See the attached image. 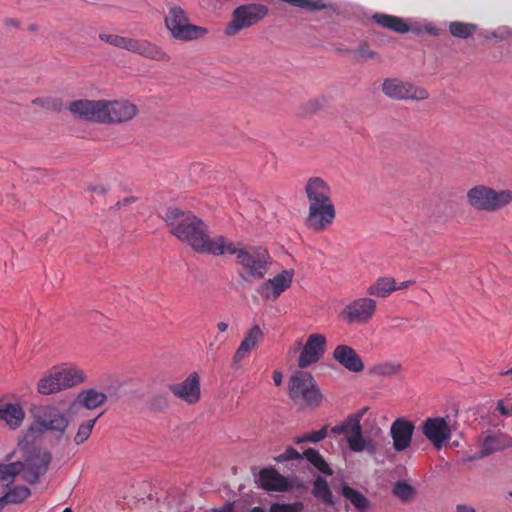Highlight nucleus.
I'll use <instances>...</instances> for the list:
<instances>
[{"instance_id": "obj_1", "label": "nucleus", "mask_w": 512, "mask_h": 512, "mask_svg": "<svg viewBox=\"0 0 512 512\" xmlns=\"http://www.w3.org/2000/svg\"><path fill=\"white\" fill-rule=\"evenodd\" d=\"M164 220L170 227V233L182 242H186L195 252L223 255L226 237L218 235L211 238L206 224L195 214L176 207L167 209Z\"/></svg>"}, {"instance_id": "obj_2", "label": "nucleus", "mask_w": 512, "mask_h": 512, "mask_svg": "<svg viewBox=\"0 0 512 512\" xmlns=\"http://www.w3.org/2000/svg\"><path fill=\"white\" fill-rule=\"evenodd\" d=\"M67 109L82 120L101 124H116L132 120L138 113L135 104L128 100H88L72 101Z\"/></svg>"}, {"instance_id": "obj_3", "label": "nucleus", "mask_w": 512, "mask_h": 512, "mask_svg": "<svg viewBox=\"0 0 512 512\" xmlns=\"http://www.w3.org/2000/svg\"><path fill=\"white\" fill-rule=\"evenodd\" d=\"M226 243L222 248L223 255H236L237 263L241 266L239 274L242 279L248 281L265 276L270 263V255L266 249L254 246L238 248L228 238H226Z\"/></svg>"}, {"instance_id": "obj_4", "label": "nucleus", "mask_w": 512, "mask_h": 512, "mask_svg": "<svg viewBox=\"0 0 512 512\" xmlns=\"http://www.w3.org/2000/svg\"><path fill=\"white\" fill-rule=\"evenodd\" d=\"M466 200L475 210L496 212L512 203V190H495L486 185H476L467 191Z\"/></svg>"}, {"instance_id": "obj_5", "label": "nucleus", "mask_w": 512, "mask_h": 512, "mask_svg": "<svg viewBox=\"0 0 512 512\" xmlns=\"http://www.w3.org/2000/svg\"><path fill=\"white\" fill-rule=\"evenodd\" d=\"M289 397L300 407L316 408L323 399L313 376L304 371L295 372L289 381Z\"/></svg>"}, {"instance_id": "obj_6", "label": "nucleus", "mask_w": 512, "mask_h": 512, "mask_svg": "<svg viewBox=\"0 0 512 512\" xmlns=\"http://www.w3.org/2000/svg\"><path fill=\"white\" fill-rule=\"evenodd\" d=\"M34 425L31 429L39 432L50 431L62 436L65 434L69 420L64 412L54 405H38L31 409Z\"/></svg>"}, {"instance_id": "obj_7", "label": "nucleus", "mask_w": 512, "mask_h": 512, "mask_svg": "<svg viewBox=\"0 0 512 512\" xmlns=\"http://www.w3.org/2000/svg\"><path fill=\"white\" fill-rule=\"evenodd\" d=\"M165 26L171 37L180 41H191L201 38L207 33L203 27L190 24L186 13L179 6L169 8L165 17Z\"/></svg>"}, {"instance_id": "obj_8", "label": "nucleus", "mask_w": 512, "mask_h": 512, "mask_svg": "<svg viewBox=\"0 0 512 512\" xmlns=\"http://www.w3.org/2000/svg\"><path fill=\"white\" fill-rule=\"evenodd\" d=\"M268 15V8L262 4L241 5L233 10L232 19L226 25L224 33L228 37L235 36L241 30L257 24Z\"/></svg>"}, {"instance_id": "obj_9", "label": "nucleus", "mask_w": 512, "mask_h": 512, "mask_svg": "<svg viewBox=\"0 0 512 512\" xmlns=\"http://www.w3.org/2000/svg\"><path fill=\"white\" fill-rule=\"evenodd\" d=\"M382 92L393 100L423 101L429 98V92L425 88L397 78L384 79Z\"/></svg>"}, {"instance_id": "obj_10", "label": "nucleus", "mask_w": 512, "mask_h": 512, "mask_svg": "<svg viewBox=\"0 0 512 512\" xmlns=\"http://www.w3.org/2000/svg\"><path fill=\"white\" fill-rule=\"evenodd\" d=\"M368 408L364 407L349 415L342 423L345 428L346 441L351 451L360 453L364 450L374 451L372 441H367L362 433L361 419L367 412Z\"/></svg>"}, {"instance_id": "obj_11", "label": "nucleus", "mask_w": 512, "mask_h": 512, "mask_svg": "<svg viewBox=\"0 0 512 512\" xmlns=\"http://www.w3.org/2000/svg\"><path fill=\"white\" fill-rule=\"evenodd\" d=\"M377 309V302L369 297H360L350 301L340 316L348 325H364L370 322Z\"/></svg>"}, {"instance_id": "obj_12", "label": "nucleus", "mask_w": 512, "mask_h": 512, "mask_svg": "<svg viewBox=\"0 0 512 512\" xmlns=\"http://www.w3.org/2000/svg\"><path fill=\"white\" fill-rule=\"evenodd\" d=\"M336 218L334 203L308 205L306 226L314 232L327 230Z\"/></svg>"}, {"instance_id": "obj_13", "label": "nucleus", "mask_w": 512, "mask_h": 512, "mask_svg": "<svg viewBox=\"0 0 512 512\" xmlns=\"http://www.w3.org/2000/svg\"><path fill=\"white\" fill-rule=\"evenodd\" d=\"M51 460L52 456L48 451H37L30 454L25 462H22L21 473L24 480L31 484L37 483L46 474Z\"/></svg>"}, {"instance_id": "obj_14", "label": "nucleus", "mask_w": 512, "mask_h": 512, "mask_svg": "<svg viewBox=\"0 0 512 512\" xmlns=\"http://www.w3.org/2000/svg\"><path fill=\"white\" fill-rule=\"evenodd\" d=\"M325 349L326 337L320 333L310 334L300 353L298 366L303 369L317 363L325 353Z\"/></svg>"}, {"instance_id": "obj_15", "label": "nucleus", "mask_w": 512, "mask_h": 512, "mask_svg": "<svg viewBox=\"0 0 512 512\" xmlns=\"http://www.w3.org/2000/svg\"><path fill=\"white\" fill-rule=\"evenodd\" d=\"M423 435L440 449L451 438V430L445 418H427L422 425Z\"/></svg>"}, {"instance_id": "obj_16", "label": "nucleus", "mask_w": 512, "mask_h": 512, "mask_svg": "<svg viewBox=\"0 0 512 512\" xmlns=\"http://www.w3.org/2000/svg\"><path fill=\"white\" fill-rule=\"evenodd\" d=\"M293 276V270H283L272 279L263 282L258 288V293L262 298L275 300L291 286Z\"/></svg>"}, {"instance_id": "obj_17", "label": "nucleus", "mask_w": 512, "mask_h": 512, "mask_svg": "<svg viewBox=\"0 0 512 512\" xmlns=\"http://www.w3.org/2000/svg\"><path fill=\"white\" fill-rule=\"evenodd\" d=\"M415 426L412 421L397 418L390 427V436L393 440V449L402 452L410 447Z\"/></svg>"}, {"instance_id": "obj_18", "label": "nucleus", "mask_w": 512, "mask_h": 512, "mask_svg": "<svg viewBox=\"0 0 512 512\" xmlns=\"http://www.w3.org/2000/svg\"><path fill=\"white\" fill-rule=\"evenodd\" d=\"M169 390L187 404H195L200 400V381L196 373L190 374L181 383L169 385Z\"/></svg>"}, {"instance_id": "obj_19", "label": "nucleus", "mask_w": 512, "mask_h": 512, "mask_svg": "<svg viewBox=\"0 0 512 512\" xmlns=\"http://www.w3.org/2000/svg\"><path fill=\"white\" fill-rule=\"evenodd\" d=\"M304 191L308 205L332 203V190L321 177H311L307 180Z\"/></svg>"}, {"instance_id": "obj_20", "label": "nucleus", "mask_w": 512, "mask_h": 512, "mask_svg": "<svg viewBox=\"0 0 512 512\" xmlns=\"http://www.w3.org/2000/svg\"><path fill=\"white\" fill-rule=\"evenodd\" d=\"M258 486L266 491L286 492L292 485L286 477L281 475L275 468H263L259 471Z\"/></svg>"}, {"instance_id": "obj_21", "label": "nucleus", "mask_w": 512, "mask_h": 512, "mask_svg": "<svg viewBox=\"0 0 512 512\" xmlns=\"http://www.w3.org/2000/svg\"><path fill=\"white\" fill-rule=\"evenodd\" d=\"M333 358L350 372L360 373L364 370V363L355 349L348 345H338L333 351Z\"/></svg>"}, {"instance_id": "obj_22", "label": "nucleus", "mask_w": 512, "mask_h": 512, "mask_svg": "<svg viewBox=\"0 0 512 512\" xmlns=\"http://www.w3.org/2000/svg\"><path fill=\"white\" fill-rule=\"evenodd\" d=\"M264 334L258 325H254L245 335L233 356V365H239L250 352L263 340Z\"/></svg>"}, {"instance_id": "obj_23", "label": "nucleus", "mask_w": 512, "mask_h": 512, "mask_svg": "<svg viewBox=\"0 0 512 512\" xmlns=\"http://www.w3.org/2000/svg\"><path fill=\"white\" fill-rule=\"evenodd\" d=\"M107 398L105 393L97 391L96 389H85L77 395L69 410L71 412L78 408L94 410L102 406L107 401Z\"/></svg>"}, {"instance_id": "obj_24", "label": "nucleus", "mask_w": 512, "mask_h": 512, "mask_svg": "<svg viewBox=\"0 0 512 512\" xmlns=\"http://www.w3.org/2000/svg\"><path fill=\"white\" fill-rule=\"evenodd\" d=\"M55 372L62 384L63 389H68L82 384L85 381V373L79 367L73 364H63L54 367Z\"/></svg>"}, {"instance_id": "obj_25", "label": "nucleus", "mask_w": 512, "mask_h": 512, "mask_svg": "<svg viewBox=\"0 0 512 512\" xmlns=\"http://www.w3.org/2000/svg\"><path fill=\"white\" fill-rule=\"evenodd\" d=\"M512 446L510 437L505 433L489 434L482 440L479 457L483 458Z\"/></svg>"}, {"instance_id": "obj_26", "label": "nucleus", "mask_w": 512, "mask_h": 512, "mask_svg": "<svg viewBox=\"0 0 512 512\" xmlns=\"http://www.w3.org/2000/svg\"><path fill=\"white\" fill-rule=\"evenodd\" d=\"M24 417L25 413L20 405L0 402V419L5 421L10 428L19 427Z\"/></svg>"}, {"instance_id": "obj_27", "label": "nucleus", "mask_w": 512, "mask_h": 512, "mask_svg": "<svg viewBox=\"0 0 512 512\" xmlns=\"http://www.w3.org/2000/svg\"><path fill=\"white\" fill-rule=\"evenodd\" d=\"M341 495L351 503L357 512H368L372 508L370 500L347 484L342 485Z\"/></svg>"}, {"instance_id": "obj_28", "label": "nucleus", "mask_w": 512, "mask_h": 512, "mask_svg": "<svg viewBox=\"0 0 512 512\" xmlns=\"http://www.w3.org/2000/svg\"><path fill=\"white\" fill-rule=\"evenodd\" d=\"M372 19L379 26L399 34H405L410 30L404 20L397 16L376 13L372 16Z\"/></svg>"}, {"instance_id": "obj_29", "label": "nucleus", "mask_w": 512, "mask_h": 512, "mask_svg": "<svg viewBox=\"0 0 512 512\" xmlns=\"http://www.w3.org/2000/svg\"><path fill=\"white\" fill-rule=\"evenodd\" d=\"M396 291V281L393 277H379L367 288V294L378 298H386Z\"/></svg>"}, {"instance_id": "obj_30", "label": "nucleus", "mask_w": 512, "mask_h": 512, "mask_svg": "<svg viewBox=\"0 0 512 512\" xmlns=\"http://www.w3.org/2000/svg\"><path fill=\"white\" fill-rule=\"evenodd\" d=\"M304 458L321 474L332 476L333 470L318 450L308 448L304 451Z\"/></svg>"}, {"instance_id": "obj_31", "label": "nucleus", "mask_w": 512, "mask_h": 512, "mask_svg": "<svg viewBox=\"0 0 512 512\" xmlns=\"http://www.w3.org/2000/svg\"><path fill=\"white\" fill-rule=\"evenodd\" d=\"M55 369L53 368L48 375L40 379L38 383V392L42 395H50L61 390H64L60 379L55 375Z\"/></svg>"}, {"instance_id": "obj_32", "label": "nucleus", "mask_w": 512, "mask_h": 512, "mask_svg": "<svg viewBox=\"0 0 512 512\" xmlns=\"http://www.w3.org/2000/svg\"><path fill=\"white\" fill-rule=\"evenodd\" d=\"M22 462L16 461L9 464H0V484L8 486L12 484L17 475H22Z\"/></svg>"}, {"instance_id": "obj_33", "label": "nucleus", "mask_w": 512, "mask_h": 512, "mask_svg": "<svg viewBox=\"0 0 512 512\" xmlns=\"http://www.w3.org/2000/svg\"><path fill=\"white\" fill-rule=\"evenodd\" d=\"M312 494L315 498L322 500L324 503L332 505L333 495L327 481L318 476L313 483Z\"/></svg>"}, {"instance_id": "obj_34", "label": "nucleus", "mask_w": 512, "mask_h": 512, "mask_svg": "<svg viewBox=\"0 0 512 512\" xmlns=\"http://www.w3.org/2000/svg\"><path fill=\"white\" fill-rule=\"evenodd\" d=\"M477 30V26L472 23H464L460 21H453L449 24V32L452 36L467 39L472 36Z\"/></svg>"}, {"instance_id": "obj_35", "label": "nucleus", "mask_w": 512, "mask_h": 512, "mask_svg": "<svg viewBox=\"0 0 512 512\" xmlns=\"http://www.w3.org/2000/svg\"><path fill=\"white\" fill-rule=\"evenodd\" d=\"M392 494L402 502H409L416 496V489L406 481H397L393 485Z\"/></svg>"}, {"instance_id": "obj_36", "label": "nucleus", "mask_w": 512, "mask_h": 512, "mask_svg": "<svg viewBox=\"0 0 512 512\" xmlns=\"http://www.w3.org/2000/svg\"><path fill=\"white\" fill-rule=\"evenodd\" d=\"M328 428L327 426L322 427L318 431H312L308 433H304L301 436H297L294 438V443L299 445L302 443H319L327 437Z\"/></svg>"}, {"instance_id": "obj_37", "label": "nucleus", "mask_w": 512, "mask_h": 512, "mask_svg": "<svg viewBox=\"0 0 512 512\" xmlns=\"http://www.w3.org/2000/svg\"><path fill=\"white\" fill-rule=\"evenodd\" d=\"M100 416H101V414L98 415V417H96L94 419H91V420H88V421L82 423L78 427V431L74 437V442L76 445L83 444L86 440H88V438L90 437L92 430L96 424V421L98 420V418Z\"/></svg>"}, {"instance_id": "obj_38", "label": "nucleus", "mask_w": 512, "mask_h": 512, "mask_svg": "<svg viewBox=\"0 0 512 512\" xmlns=\"http://www.w3.org/2000/svg\"><path fill=\"white\" fill-rule=\"evenodd\" d=\"M32 104L53 112H59L62 110L63 107L62 99L57 97L36 98L32 100Z\"/></svg>"}, {"instance_id": "obj_39", "label": "nucleus", "mask_w": 512, "mask_h": 512, "mask_svg": "<svg viewBox=\"0 0 512 512\" xmlns=\"http://www.w3.org/2000/svg\"><path fill=\"white\" fill-rule=\"evenodd\" d=\"M142 57L159 62H169L171 59L168 53L152 42H149V47L146 48L145 54Z\"/></svg>"}, {"instance_id": "obj_40", "label": "nucleus", "mask_w": 512, "mask_h": 512, "mask_svg": "<svg viewBox=\"0 0 512 512\" xmlns=\"http://www.w3.org/2000/svg\"><path fill=\"white\" fill-rule=\"evenodd\" d=\"M402 369L400 363L397 362H384L380 363L373 368V372L379 376H393L399 373Z\"/></svg>"}, {"instance_id": "obj_41", "label": "nucleus", "mask_w": 512, "mask_h": 512, "mask_svg": "<svg viewBox=\"0 0 512 512\" xmlns=\"http://www.w3.org/2000/svg\"><path fill=\"white\" fill-rule=\"evenodd\" d=\"M29 496L30 490L25 486L15 487L4 495L8 503H21Z\"/></svg>"}, {"instance_id": "obj_42", "label": "nucleus", "mask_w": 512, "mask_h": 512, "mask_svg": "<svg viewBox=\"0 0 512 512\" xmlns=\"http://www.w3.org/2000/svg\"><path fill=\"white\" fill-rule=\"evenodd\" d=\"M304 504L300 501L293 503H273L270 506L269 512H302Z\"/></svg>"}, {"instance_id": "obj_43", "label": "nucleus", "mask_w": 512, "mask_h": 512, "mask_svg": "<svg viewBox=\"0 0 512 512\" xmlns=\"http://www.w3.org/2000/svg\"><path fill=\"white\" fill-rule=\"evenodd\" d=\"M304 458V452L301 454L296 449L288 447L282 455L278 457V461L301 460Z\"/></svg>"}, {"instance_id": "obj_44", "label": "nucleus", "mask_w": 512, "mask_h": 512, "mask_svg": "<svg viewBox=\"0 0 512 512\" xmlns=\"http://www.w3.org/2000/svg\"><path fill=\"white\" fill-rule=\"evenodd\" d=\"M149 42L150 41H148L146 39L133 38L130 52H133V53H136V54H139L142 56L143 54H145L146 48L149 47Z\"/></svg>"}, {"instance_id": "obj_45", "label": "nucleus", "mask_w": 512, "mask_h": 512, "mask_svg": "<svg viewBox=\"0 0 512 512\" xmlns=\"http://www.w3.org/2000/svg\"><path fill=\"white\" fill-rule=\"evenodd\" d=\"M151 405L154 409L161 411L168 407L169 402L166 396L155 395L152 399Z\"/></svg>"}, {"instance_id": "obj_46", "label": "nucleus", "mask_w": 512, "mask_h": 512, "mask_svg": "<svg viewBox=\"0 0 512 512\" xmlns=\"http://www.w3.org/2000/svg\"><path fill=\"white\" fill-rule=\"evenodd\" d=\"M133 38L124 37V36H116L114 41V46L120 49H125L130 51L132 46Z\"/></svg>"}, {"instance_id": "obj_47", "label": "nucleus", "mask_w": 512, "mask_h": 512, "mask_svg": "<svg viewBox=\"0 0 512 512\" xmlns=\"http://www.w3.org/2000/svg\"><path fill=\"white\" fill-rule=\"evenodd\" d=\"M496 410L505 417L512 415V405L508 404L507 401L501 399L496 403Z\"/></svg>"}, {"instance_id": "obj_48", "label": "nucleus", "mask_w": 512, "mask_h": 512, "mask_svg": "<svg viewBox=\"0 0 512 512\" xmlns=\"http://www.w3.org/2000/svg\"><path fill=\"white\" fill-rule=\"evenodd\" d=\"M137 201V198L134 196L125 197L122 200H119L114 208L117 210L123 209V208H129L132 204H134Z\"/></svg>"}, {"instance_id": "obj_49", "label": "nucleus", "mask_w": 512, "mask_h": 512, "mask_svg": "<svg viewBox=\"0 0 512 512\" xmlns=\"http://www.w3.org/2000/svg\"><path fill=\"white\" fill-rule=\"evenodd\" d=\"M357 53L360 57L366 58V59L376 57V53L374 51H372L371 49H369V47L365 44L361 45L358 48Z\"/></svg>"}, {"instance_id": "obj_50", "label": "nucleus", "mask_w": 512, "mask_h": 512, "mask_svg": "<svg viewBox=\"0 0 512 512\" xmlns=\"http://www.w3.org/2000/svg\"><path fill=\"white\" fill-rule=\"evenodd\" d=\"M116 36L115 34H105V33H101L99 34V38L100 40L114 46V41L116 39Z\"/></svg>"}, {"instance_id": "obj_51", "label": "nucleus", "mask_w": 512, "mask_h": 512, "mask_svg": "<svg viewBox=\"0 0 512 512\" xmlns=\"http://www.w3.org/2000/svg\"><path fill=\"white\" fill-rule=\"evenodd\" d=\"M89 190L98 195H105L108 191V188L104 185H96L89 188Z\"/></svg>"}, {"instance_id": "obj_52", "label": "nucleus", "mask_w": 512, "mask_h": 512, "mask_svg": "<svg viewBox=\"0 0 512 512\" xmlns=\"http://www.w3.org/2000/svg\"><path fill=\"white\" fill-rule=\"evenodd\" d=\"M455 512H476V510L472 506H470V505L458 504L456 506Z\"/></svg>"}, {"instance_id": "obj_53", "label": "nucleus", "mask_w": 512, "mask_h": 512, "mask_svg": "<svg viewBox=\"0 0 512 512\" xmlns=\"http://www.w3.org/2000/svg\"><path fill=\"white\" fill-rule=\"evenodd\" d=\"M272 378H273V381H274V384L276 386H280L282 384V373L280 371H274L273 372V375H272Z\"/></svg>"}, {"instance_id": "obj_54", "label": "nucleus", "mask_w": 512, "mask_h": 512, "mask_svg": "<svg viewBox=\"0 0 512 512\" xmlns=\"http://www.w3.org/2000/svg\"><path fill=\"white\" fill-rule=\"evenodd\" d=\"M331 432L335 435L345 434V428L343 426V423L332 427Z\"/></svg>"}, {"instance_id": "obj_55", "label": "nucleus", "mask_w": 512, "mask_h": 512, "mask_svg": "<svg viewBox=\"0 0 512 512\" xmlns=\"http://www.w3.org/2000/svg\"><path fill=\"white\" fill-rule=\"evenodd\" d=\"M413 284H414L413 280L403 281L398 286L396 285V290L405 289V288H407V287H409L410 285H413Z\"/></svg>"}, {"instance_id": "obj_56", "label": "nucleus", "mask_w": 512, "mask_h": 512, "mask_svg": "<svg viewBox=\"0 0 512 512\" xmlns=\"http://www.w3.org/2000/svg\"><path fill=\"white\" fill-rule=\"evenodd\" d=\"M217 329L219 332L224 333L228 329V324L226 322H219L217 324Z\"/></svg>"}, {"instance_id": "obj_57", "label": "nucleus", "mask_w": 512, "mask_h": 512, "mask_svg": "<svg viewBox=\"0 0 512 512\" xmlns=\"http://www.w3.org/2000/svg\"><path fill=\"white\" fill-rule=\"evenodd\" d=\"M8 504L6 498L4 496L0 497V511Z\"/></svg>"}, {"instance_id": "obj_58", "label": "nucleus", "mask_w": 512, "mask_h": 512, "mask_svg": "<svg viewBox=\"0 0 512 512\" xmlns=\"http://www.w3.org/2000/svg\"><path fill=\"white\" fill-rule=\"evenodd\" d=\"M220 512H232V507L230 505L224 506Z\"/></svg>"}, {"instance_id": "obj_59", "label": "nucleus", "mask_w": 512, "mask_h": 512, "mask_svg": "<svg viewBox=\"0 0 512 512\" xmlns=\"http://www.w3.org/2000/svg\"><path fill=\"white\" fill-rule=\"evenodd\" d=\"M250 512H266V511L261 507H254V508H252V510Z\"/></svg>"}, {"instance_id": "obj_60", "label": "nucleus", "mask_w": 512, "mask_h": 512, "mask_svg": "<svg viewBox=\"0 0 512 512\" xmlns=\"http://www.w3.org/2000/svg\"><path fill=\"white\" fill-rule=\"evenodd\" d=\"M510 374H512V368L507 371L501 372V375H505V376L510 375Z\"/></svg>"}, {"instance_id": "obj_61", "label": "nucleus", "mask_w": 512, "mask_h": 512, "mask_svg": "<svg viewBox=\"0 0 512 512\" xmlns=\"http://www.w3.org/2000/svg\"><path fill=\"white\" fill-rule=\"evenodd\" d=\"M429 33H431V34H433V35H438V31H437V29H435V28L430 29V30H429Z\"/></svg>"}, {"instance_id": "obj_62", "label": "nucleus", "mask_w": 512, "mask_h": 512, "mask_svg": "<svg viewBox=\"0 0 512 512\" xmlns=\"http://www.w3.org/2000/svg\"><path fill=\"white\" fill-rule=\"evenodd\" d=\"M62 512H73L71 508H65Z\"/></svg>"}, {"instance_id": "obj_63", "label": "nucleus", "mask_w": 512, "mask_h": 512, "mask_svg": "<svg viewBox=\"0 0 512 512\" xmlns=\"http://www.w3.org/2000/svg\"><path fill=\"white\" fill-rule=\"evenodd\" d=\"M400 322H397V325H395V327H398V326H401L402 325V319H398Z\"/></svg>"}, {"instance_id": "obj_64", "label": "nucleus", "mask_w": 512, "mask_h": 512, "mask_svg": "<svg viewBox=\"0 0 512 512\" xmlns=\"http://www.w3.org/2000/svg\"><path fill=\"white\" fill-rule=\"evenodd\" d=\"M400 322H397V325H395V327H398V326H401L402 325V319H398Z\"/></svg>"}]
</instances>
